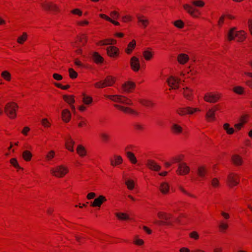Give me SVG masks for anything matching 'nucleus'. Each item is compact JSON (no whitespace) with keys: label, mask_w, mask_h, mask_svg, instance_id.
Wrapping results in <instances>:
<instances>
[{"label":"nucleus","mask_w":252,"mask_h":252,"mask_svg":"<svg viewBox=\"0 0 252 252\" xmlns=\"http://www.w3.org/2000/svg\"><path fill=\"white\" fill-rule=\"evenodd\" d=\"M22 157L25 160L29 161L32 158V154L29 151H25L23 152Z\"/></svg>","instance_id":"nucleus-37"},{"label":"nucleus","mask_w":252,"mask_h":252,"mask_svg":"<svg viewBox=\"0 0 252 252\" xmlns=\"http://www.w3.org/2000/svg\"><path fill=\"white\" fill-rule=\"evenodd\" d=\"M189 59L188 56L185 54H180L178 57V61L181 64L185 63Z\"/></svg>","instance_id":"nucleus-24"},{"label":"nucleus","mask_w":252,"mask_h":252,"mask_svg":"<svg viewBox=\"0 0 252 252\" xmlns=\"http://www.w3.org/2000/svg\"><path fill=\"white\" fill-rule=\"evenodd\" d=\"M10 162V163L15 168H17L18 169H23L21 167L19 166V165L18 163V162L15 158L11 159Z\"/></svg>","instance_id":"nucleus-52"},{"label":"nucleus","mask_w":252,"mask_h":252,"mask_svg":"<svg viewBox=\"0 0 252 252\" xmlns=\"http://www.w3.org/2000/svg\"><path fill=\"white\" fill-rule=\"evenodd\" d=\"M158 218L163 220L158 221L156 220L154 223L158 225H165L168 226H171L172 223L169 221V219L172 217L171 214H167L165 213L159 212L158 214Z\"/></svg>","instance_id":"nucleus-3"},{"label":"nucleus","mask_w":252,"mask_h":252,"mask_svg":"<svg viewBox=\"0 0 252 252\" xmlns=\"http://www.w3.org/2000/svg\"><path fill=\"white\" fill-rule=\"evenodd\" d=\"M117 217L121 220H129L130 218L127 214L124 213H117L116 214Z\"/></svg>","instance_id":"nucleus-35"},{"label":"nucleus","mask_w":252,"mask_h":252,"mask_svg":"<svg viewBox=\"0 0 252 252\" xmlns=\"http://www.w3.org/2000/svg\"><path fill=\"white\" fill-rule=\"evenodd\" d=\"M219 181L216 178H214L213 179V180H212V182H211V184L214 187H217L219 186Z\"/></svg>","instance_id":"nucleus-57"},{"label":"nucleus","mask_w":252,"mask_h":252,"mask_svg":"<svg viewBox=\"0 0 252 252\" xmlns=\"http://www.w3.org/2000/svg\"><path fill=\"white\" fill-rule=\"evenodd\" d=\"M51 171L54 176L58 177H62L67 172V168L62 165L58 166L54 169L52 168Z\"/></svg>","instance_id":"nucleus-7"},{"label":"nucleus","mask_w":252,"mask_h":252,"mask_svg":"<svg viewBox=\"0 0 252 252\" xmlns=\"http://www.w3.org/2000/svg\"><path fill=\"white\" fill-rule=\"evenodd\" d=\"M106 201V199L105 197L103 195H100L94 200L91 205L93 207H100L102 203Z\"/></svg>","instance_id":"nucleus-15"},{"label":"nucleus","mask_w":252,"mask_h":252,"mask_svg":"<svg viewBox=\"0 0 252 252\" xmlns=\"http://www.w3.org/2000/svg\"><path fill=\"white\" fill-rule=\"evenodd\" d=\"M63 99L70 105L74 102V100L72 96L64 95Z\"/></svg>","instance_id":"nucleus-48"},{"label":"nucleus","mask_w":252,"mask_h":252,"mask_svg":"<svg viewBox=\"0 0 252 252\" xmlns=\"http://www.w3.org/2000/svg\"><path fill=\"white\" fill-rule=\"evenodd\" d=\"M228 184L231 187L238 185L239 181L237 175L233 173H230L228 176Z\"/></svg>","instance_id":"nucleus-12"},{"label":"nucleus","mask_w":252,"mask_h":252,"mask_svg":"<svg viewBox=\"0 0 252 252\" xmlns=\"http://www.w3.org/2000/svg\"><path fill=\"white\" fill-rule=\"evenodd\" d=\"M125 184L127 186L128 189L132 190L134 189V183L133 180H126Z\"/></svg>","instance_id":"nucleus-43"},{"label":"nucleus","mask_w":252,"mask_h":252,"mask_svg":"<svg viewBox=\"0 0 252 252\" xmlns=\"http://www.w3.org/2000/svg\"><path fill=\"white\" fill-rule=\"evenodd\" d=\"M71 12L73 14H76L80 16H81L82 14V11L80 9H77V8H76V9H74L71 10Z\"/></svg>","instance_id":"nucleus-55"},{"label":"nucleus","mask_w":252,"mask_h":252,"mask_svg":"<svg viewBox=\"0 0 252 252\" xmlns=\"http://www.w3.org/2000/svg\"><path fill=\"white\" fill-rule=\"evenodd\" d=\"M232 159L234 163L237 165H240L242 163V158L237 155H235L232 156Z\"/></svg>","instance_id":"nucleus-31"},{"label":"nucleus","mask_w":252,"mask_h":252,"mask_svg":"<svg viewBox=\"0 0 252 252\" xmlns=\"http://www.w3.org/2000/svg\"><path fill=\"white\" fill-rule=\"evenodd\" d=\"M92 57L96 63H101L103 61V58L97 52H94L93 54Z\"/></svg>","instance_id":"nucleus-28"},{"label":"nucleus","mask_w":252,"mask_h":252,"mask_svg":"<svg viewBox=\"0 0 252 252\" xmlns=\"http://www.w3.org/2000/svg\"><path fill=\"white\" fill-rule=\"evenodd\" d=\"M116 41L112 39H108L105 41H102L100 42L101 45H108V44H115Z\"/></svg>","instance_id":"nucleus-53"},{"label":"nucleus","mask_w":252,"mask_h":252,"mask_svg":"<svg viewBox=\"0 0 252 252\" xmlns=\"http://www.w3.org/2000/svg\"><path fill=\"white\" fill-rule=\"evenodd\" d=\"M126 155L131 163L134 164L136 163V158L133 153L130 152H126Z\"/></svg>","instance_id":"nucleus-34"},{"label":"nucleus","mask_w":252,"mask_h":252,"mask_svg":"<svg viewBox=\"0 0 252 252\" xmlns=\"http://www.w3.org/2000/svg\"><path fill=\"white\" fill-rule=\"evenodd\" d=\"M248 25H249V28L250 31L252 35V21L251 20H249L248 22Z\"/></svg>","instance_id":"nucleus-64"},{"label":"nucleus","mask_w":252,"mask_h":252,"mask_svg":"<svg viewBox=\"0 0 252 252\" xmlns=\"http://www.w3.org/2000/svg\"><path fill=\"white\" fill-rule=\"evenodd\" d=\"M87 40L86 35L83 34L81 36H78L76 41L72 43L74 48L76 49L75 52L78 54H81V46H83L86 43Z\"/></svg>","instance_id":"nucleus-4"},{"label":"nucleus","mask_w":252,"mask_h":252,"mask_svg":"<svg viewBox=\"0 0 252 252\" xmlns=\"http://www.w3.org/2000/svg\"><path fill=\"white\" fill-rule=\"evenodd\" d=\"M189 168L186 163H180L177 172L180 175L187 174L189 172Z\"/></svg>","instance_id":"nucleus-13"},{"label":"nucleus","mask_w":252,"mask_h":252,"mask_svg":"<svg viewBox=\"0 0 252 252\" xmlns=\"http://www.w3.org/2000/svg\"><path fill=\"white\" fill-rule=\"evenodd\" d=\"M224 129L226 131L227 133L229 134H231L234 133V129L232 127H230V125L228 123H226L223 125Z\"/></svg>","instance_id":"nucleus-41"},{"label":"nucleus","mask_w":252,"mask_h":252,"mask_svg":"<svg viewBox=\"0 0 252 252\" xmlns=\"http://www.w3.org/2000/svg\"><path fill=\"white\" fill-rule=\"evenodd\" d=\"M27 34L26 32H24L22 35L18 38L17 41L18 43L22 44L27 40Z\"/></svg>","instance_id":"nucleus-39"},{"label":"nucleus","mask_w":252,"mask_h":252,"mask_svg":"<svg viewBox=\"0 0 252 252\" xmlns=\"http://www.w3.org/2000/svg\"><path fill=\"white\" fill-rule=\"evenodd\" d=\"M192 4L197 7H203L204 5L203 1L200 0H192L191 2Z\"/></svg>","instance_id":"nucleus-45"},{"label":"nucleus","mask_w":252,"mask_h":252,"mask_svg":"<svg viewBox=\"0 0 252 252\" xmlns=\"http://www.w3.org/2000/svg\"><path fill=\"white\" fill-rule=\"evenodd\" d=\"M139 101L141 104L147 107L152 106L154 105L151 101L147 99H140Z\"/></svg>","instance_id":"nucleus-38"},{"label":"nucleus","mask_w":252,"mask_h":252,"mask_svg":"<svg viewBox=\"0 0 252 252\" xmlns=\"http://www.w3.org/2000/svg\"><path fill=\"white\" fill-rule=\"evenodd\" d=\"M136 17L138 22L140 23L144 28H145L149 23L148 20L146 19H144V17L142 15H137Z\"/></svg>","instance_id":"nucleus-25"},{"label":"nucleus","mask_w":252,"mask_h":252,"mask_svg":"<svg viewBox=\"0 0 252 252\" xmlns=\"http://www.w3.org/2000/svg\"><path fill=\"white\" fill-rule=\"evenodd\" d=\"M18 107V105L14 102L7 103L4 107V112L9 118H15L16 117V108Z\"/></svg>","instance_id":"nucleus-2"},{"label":"nucleus","mask_w":252,"mask_h":252,"mask_svg":"<svg viewBox=\"0 0 252 252\" xmlns=\"http://www.w3.org/2000/svg\"><path fill=\"white\" fill-rule=\"evenodd\" d=\"M197 108H192L190 107H181L177 110V112L181 116L186 114H192L196 111H199Z\"/></svg>","instance_id":"nucleus-9"},{"label":"nucleus","mask_w":252,"mask_h":252,"mask_svg":"<svg viewBox=\"0 0 252 252\" xmlns=\"http://www.w3.org/2000/svg\"><path fill=\"white\" fill-rule=\"evenodd\" d=\"M219 228L220 232L224 233L228 229V224L226 222L221 220L219 224Z\"/></svg>","instance_id":"nucleus-26"},{"label":"nucleus","mask_w":252,"mask_h":252,"mask_svg":"<svg viewBox=\"0 0 252 252\" xmlns=\"http://www.w3.org/2000/svg\"><path fill=\"white\" fill-rule=\"evenodd\" d=\"M105 96L115 102L121 103L126 105L132 104L130 100L120 95H105Z\"/></svg>","instance_id":"nucleus-5"},{"label":"nucleus","mask_w":252,"mask_h":252,"mask_svg":"<svg viewBox=\"0 0 252 252\" xmlns=\"http://www.w3.org/2000/svg\"><path fill=\"white\" fill-rule=\"evenodd\" d=\"M74 141L71 139L70 136H68L67 138L65 139V147L67 150L71 152H73V145L74 144Z\"/></svg>","instance_id":"nucleus-18"},{"label":"nucleus","mask_w":252,"mask_h":252,"mask_svg":"<svg viewBox=\"0 0 252 252\" xmlns=\"http://www.w3.org/2000/svg\"><path fill=\"white\" fill-rule=\"evenodd\" d=\"M220 98V94H213L212 93H206L204 96V99L209 103H215Z\"/></svg>","instance_id":"nucleus-8"},{"label":"nucleus","mask_w":252,"mask_h":252,"mask_svg":"<svg viewBox=\"0 0 252 252\" xmlns=\"http://www.w3.org/2000/svg\"><path fill=\"white\" fill-rule=\"evenodd\" d=\"M107 51L108 54L112 57H113L116 55L117 53V49L116 47L113 46H110L107 48Z\"/></svg>","instance_id":"nucleus-33"},{"label":"nucleus","mask_w":252,"mask_h":252,"mask_svg":"<svg viewBox=\"0 0 252 252\" xmlns=\"http://www.w3.org/2000/svg\"><path fill=\"white\" fill-rule=\"evenodd\" d=\"M235 28H231L228 32L227 38L228 40L231 41L234 40L235 37L238 38V41L241 42L245 38L244 32L243 31H236Z\"/></svg>","instance_id":"nucleus-1"},{"label":"nucleus","mask_w":252,"mask_h":252,"mask_svg":"<svg viewBox=\"0 0 252 252\" xmlns=\"http://www.w3.org/2000/svg\"><path fill=\"white\" fill-rule=\"evenodd\" d=\"M92 100L93 99L92 97L84 95L83 97V101L86 104H90L92 102Z\"/></svg>","instance_id":"nucleus-47"},{"label":"nucleus","mask_w":252,"mask_h":252,"mask_svg":"<svg viewBox=\"0 0 252 252\" xmlns=\"http://www.w3.org/2000/svg\"><path fill=\"white\" fill-rule=\"evenodd\" d=\"M192 90L187 88L184 92V94L186 98L190 99L192 95Z\"/></svg>","instance_id":"nucleus-44"},{"label":"nucleus","mask_w":252,"mask_h":252,"mask_svg":"<svg viewBox=\"0 0 252 252\" xmlns=\"http://www.w3.org/2000/svg\"><path fill=\"white\" fill-rule=\"evenodd\" d=\"M42 124L45 126V127H49L50 126V123L48 121L47 119H43L42 120Z\"/></svg>","instance_id":"nucleus-59"},{"label":"nucleus","mask_w":252,"mask_h":252,"mask_svg":"<svg viewBox=\"0 0 252 252\" xmlns=\"http://www.w3.org/2000/svg\"><path fill=\"white\" fill-rule=\"evenodd\" d=\"M42 6L46 10L56 11L58 10L56 5L53 3H42Z\"/></svg>","instance_id":"nucleus-21"},{"label":"nucleus","mask_w":252,"mask_h":252,"mask_svg":"<svg viewBox=\"0 0 252 252\" xmlns=\"http://www.w3.org/2000/svg\"><path fill=\"white\" fill-rule=\"evenodd\" d=\"M2 77L7 81H9L10 79V74L7 71H4L1 73Z\"/></svg>","instance_id":"nucleus-51"},{"label":"nucleus","mask_w":252,"mask_h":252,"mask_svg":"<svg viewBox=\"0 0 252 252\" xmlns=\"http://www.w3.org/2000/svg\"><path fill=\"white\" fill-rule=\"evenodd\" d=\"M245 122V121L243 120V121H242V122L235 124V128L236 129H237L238 130L240 129L243 126Z\"/></svg>","instance_id":"nucleus-58"},{"label":"nucleus","mask_w":252,"mask_h":252,"mask_svg":"<svg viewBox=\"0 0 252 252\" xmlns=\"http://www.w3.org/2000/svg\"><path fill=\"white\" fill-rule=\"evenodd\" d=\"M55 156V152L53 151H51L46 156L47 159L50 160L53 158Z\"/></svg>","instance_id":"nucleus-56"},{"label":"nucleus","mask_w":252,"mask_h":252,"mask_svg":"<svg viewBox=\"0 0 252 252\" xmlns=\"http://www.w3.org/2000/svg\"><path fill=\"white\" fill-rule=\"evenodd\" d=\"M115 78L111 76H108L106 78L95 83L94 85L97 88H103L107 86H111L115 83Z\"/></svg>","instance_id":"nucleus-6"},{"label":"nucleus","mask_w":252,"mask_h":252,"mask_svg":"<svg viewBox=\"0 0 252 252\" xmlns=\"http://www.w3.org/2000/svg\"><path fill=\"white\" fill-rule=\"evenodd\" d=\"M102 140L104 142H107L110 139V135L106 132H102L100 134Z\"/></svg>","instance_id":"nucleus-42"},{"label":"nucleus","mask_w":252,"mask_h":252,"mask_svg":"<svg viewBox=\"0 0 252 252\" xmlns=\"http://www.w3.org/2000/svg\"><path fill=\"white\" fill-rule=\"evenodd\" d=\"M136 42L135 40H132V42H130L128 45V47L126 49V52L127 54H130L132 51V49L135 47Z\"/></svg>","instance_id":"nucleus-40"},{"label":"nucleus","mask_w":252,"mask_h":252,"mask_svg":"<svg viewBox=\"0 0 252 252\" xmlns=\"http://www.w3.org/2000/svg\"><path fill=\"white\" fill-rule=\"evenodd\" d=\"M135 87V84L133 82H127L122 85V88L123 90L129 92L130 91L131 89H133Z\"/></svg>","instance_id":"nucleus-20"},{"label":"nucleus","mask_w":252,"mask_h":252,"mask_svg":"<svg viewBox=\"0 0 252 252\" xmlns=\"http://www.w3.org/2000/svg\"><path fill=\"white\" fill-rule=\"evenodd\" d=\"M114 106L125 113L132 114L136 115H138L137 112L128 107H124L118 104H115Z\"/></svg>","instance_id":"nucleus-17"},{"label":"nucleus","mask_w":252,"mask_h":252,"mask_svg":"<svg viewBox=\"0 0 252 252\" xmlns=\"http://www.w3.org/2000/svg\"><path fill=\"white\" fill-rule=\"evenodd\" d=\"M184 8L191 16L194 17L197 16L195 14V13L198 12L197 9L194 8L188 4H185L184 5Z\"/></svg>","instance_id":"nucleus-19"},{"label":"nucleus","mask_w":252,"mask_h":252,"mask_svg":"<svg viewBox=\"0 0 252 252\" xmlns=\"http://www.w3.org/2000/svg\"><path fill=\"white\" fill-rule=\"evenodd\" d=\"M115 161H114L112 159H110L111 164L112 166H116L121 164L123 162V158L120 156H115Z\"/></svg>","instance_id":"nucleus-29"},{"label":"nucleus","mask_w":252,"mask_h":252,"mask_svg":"<svg viewBox=\"0 0 252 252\" xmlns=\"http://www.w3.org/2000/svg\"><path fill=\"white\" fill-rule=\"evenodd\" d=\"M69 75L71 78L74 79L77 77V73L72 68H70L68 69Z\"/></svg>","instance_id":"nucleus-49"},{"label":"nucleus","mask_w":252,"mask_h":252,"mask_svg":"<svg viewBox=\"0 0 252 252\" xmlns=\"http://www.w3.org/2000/svg\"><path fill=\"white\" fill-rule=\"evenodd\" d=\"M53 76L55 79L58 81H60L63 79L62 76L57 73H54Z\"/></svg>","instance_id":"nucleus-60"},{"label":"nucleus","mask_w":252,"mask_h":252,"mask_svg":"<svg viewBox=\"0 0 252 252\" xmlns=\"http://www.w3.org/2000/svg\"><path fill=\"white\" fill-rule=\"evenodd\" d=\"M215 110L210 109L206 114V118L209 121L214 120L215 119Z\"/></svg>","instance_id":"nucleus-22"},{"label":"nucleus","mask_w":252,"mask_h":252,"mask_svg":"<svg viewBox=\"0 0 252 252\" xmlns=\"http://www.w3.org/2000/svg\"><path fill=\"white\" fill-rule=\"evenodd\" d=\"M130 65L134 71H137L140 67L139 59L135 57H132L130 60Z\"/></svg>","instance_id":"nucleus-14"},{"label":"nucleus","mask_w":252,"mask_h":252,"mask_svg":"<svg viewBox=\"0 0 252 252\" xmlns=\"http://www.w3.org/2000/svg\"><path fill=\"white\" fill-rule=\"evenodd\" d=\"M111 16L113 18V19H117L119 16V13L116 12V11H112L111 12Z\"/></svg>","instance_id":"nucleus-62"},{"label":"nucleus","mask_w":252,"mask_h":252,"mask_svg":"<svg viewBox=\"0 0 252 252\" xmlns=\"http://www.w3.org/2000/svg\"><path fill=\"white\" fill-rule=\"evenodd\" d=\"M77 154L80 157H84L86 154V150L85 148L81 145H79L77 146L76 149Z\"/></svg>","instance_id":"nucleus-30"},{"label":"nucleus","mask_w":252,"mask_h":252,"mask_svg":"<svg viewBox=\"0 0 252 252\" xmlns=\"http://www.w3.org/2000/svg\"><path fill=\"white\" fill-rule=\"evenodd\" d=\"M153 55V53L148 50H145L143 52V56L146 60H150L152 58Z\"/></svg>","instance_id":"nucleus-36"},{"label":"nucleus","mask_w":252,"mask_h":252,"mask_svg":"<svg viewBox=\"0 0 252 252\" xmlns=\"http://www.w3.org/2000/svg\"><path fill=\"white\" fill-rule=\"evenodd\" d=\"M63 120L66 123L69 121L71 114L70 112L67 109H64L62 112Z\"/></svg>","instance_id":"nucleus-23"},{"label":"nucleus","mask_w":252,"mask_h":252,"mask_svg":"<svg viewBox=\"0 0 252 252\" xmlns=\"http://www.w3.org/2000/svg\"><path fill=\"white\" fill-rule=\"evenodd\" d=\"M167 82L168 85L171 87L172 89H177L179 88V84L180 82V79L173 76H171L168 79Z\"/></svg>","instance_id":"nucleus-10"},{"label":"nucleus","mask_w":252,"mask_h":252,"mask_svg":"<svg viewBox=\"0 0 252 252\" xmlns=\"http://www.w3.org/2000/svg\"><path fill=\"white\" fill-rule=\"evenodd\" d=\"M146 165L151 170L158 171L160 169V166L152 160H148Z\"/></svg>","instance_id":"nucleus-16"},{"label":"nucleus","mask_w":252,"mask_h":252,"mask_svg":"<svg viewBox=\"0 0 252 252\" xmlns=\"http://www.w3.org/2000/svg\"><path fill=\"white\" fill-rule=\"evenodd\" d=\"M134 243L137 245H142L144 243V241L141 239H136Z\"/></svg>","instance_id":"nucleus-63"},{"label":"nucleus","mask_w":252,"mask_h":252,"mask_svg":"<svg viewBox=\"0 0 252 252\" xmlns=\"http://www.w3.org/2000/svg\"><path fill=\"white\" fill-rule=\"evenodd\" d=\"M207 173V169L203 166L199 167L197 170V174L201 178H204Z\"/></svg>","instance_id":"nucleus-32"},{"label":"nucleus","mask_w":252,"mask_h":252,"mask_svg":"<svg viewBox=\"0 0 252 252\" xmlns=\"http://www.w3.org/2000/svg\"><path fill=\"white\" fill-rule=\"evenodd\" d=\"M169 186L168 183L163 182L160 184L159 189L162 193L166 194L168 192Z\"/></svg>","instance_id":"nucleus-27"},{"label":"nucleus","mask_w":252,"mask_h":252,"mask_svg":"<svg viewBox=\"0 0 252 252\" xmlns=\"http://www.w3.org/2000/svg\"><path fill=\"white\" fill-rule=\"evenodd\" d=\"M233 91L239 94H242L244 93V88L240 86H237L233 88Z\"/></svg>","instance_id":"nucleus-46"},{"label":"nucleus","mask_w":252,"mask_h":252,"mask_svg":"<svg viewBox=\"0 0 252 252\" xmlns=\"http://www.w3.org/2000/svg\"><path fill=\"white\" fill-rule=\"evenodd\" d=\"M221 215L223 217V218L226 220H228L230 218L229 215L228 213H226L223 211H221Z\"/></svg>","instance_id":"nucleus-61"},{"label":"nucleus","mask_w":252,"mask_h":252,"mask_svg":"<svg viewBox=\"0 0 252 252\" xmlns=\"http://www.w3.org/2000/svg\"><path fill=\"white\" fill-rule=\"evenodd\" d=\"M174 25L178 28H182L184 27V24L181 20H177L174 22Z\"/></svg>","instance_id":"nucleus-54"},{"label":"nucleus","mask_w":252,"mask_h":252,"mask_svg":"<svg viewBox=\"0 0 252 252\" xmlns=\"http://www.w3.org/2000/svg\"><path fill=\"white\" fill-rule=\"evenodd\" d=\"M189 236L191 238L194 240H197L199 239V235L196 231H192L189 234Z\"/></svg>","instance_id":"nucleus-50"},{"label":"nucleus","mask_w":252,"mask_h":252,"mask_svg":"<svg viewBox=\"0 0 252 252\" xmlns=\"http://www.w3.org/2000/svg\"><path fill=\"white\" fill-rule=\"evenodd\" d=\"M171 129L172 132L175 134H179L184 133L183 127L176 122H174L171 123Z\"/></svg>","instance_id":"nucleus-11"}]
</instances>
